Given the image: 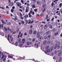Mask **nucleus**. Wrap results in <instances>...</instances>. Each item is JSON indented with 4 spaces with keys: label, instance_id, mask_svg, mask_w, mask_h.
<instances>
[{
    "label": "nucleus",
    "instance_id": "13d9d810",
    "mask_svg": "<svg viewBox=\"0 0 62 62\" xmlns=\"http://www.w3.org/2000/svg\"><path fill=\"white\" fill-rule=\"evenodd\" d=\"M34 21H31V23H34Z\"/></svg>",
    "mask_w": 62,
    "mask_h": 62
},
{
    "label": "nucleus",
    "instance_id": "1a4fd4ad",
    "mask_svg": "<svg viewBox=\"0 0 62 62\" xmlns=\"http://www.w3.org/2000/svg\"><path fill=\"white\" fill-rule=\"evenodd\" d=\"M51 36L50 35H48L47 36V39H51Z\"/></svg>",
    "mask_w": 62,
    "mask_h": 62
},
{
    "label": "nucleus",
    "instance_id": "49530a36",
    "mask_svg": "<svg viewBox=\"0 0 62 62\" xmlns=\"http://www.w3.org/2000/svg\"><path fill=\"white\" fill-rule=\"evenodd\" d=\"M28 9H26L25 12H28Z\"/></svg>",
    "mask_w": 62,
    "mask_h": 62
},
{
    "label": "nucleus",
    "instance_id": "4c0bfd02",
    "mask_svg": "<svg viewBox=\"0 0 62 62\" xmlns=\"http://www.w3.org/2000/svg\"><path fill=\"white\" fill-rule=\"evenodd\" d=\"M28 15H29V17L30 18H31V16H32V15H30V13H29L28 14Z\"/></svg>",
    "mask_w": 62,
    "mask_h": 62
},
{
    "label": "nucleus",
    "instance_id": "9d476101",
    "mask_svg": "<svg viewBox=\"0 0 62 62\" xmlns=\"http://www.w3.org/2000/svg\"><path fill=\"white\" fill-rule=\"evenodd\" d=\"M0 35H2V36H4V32H2L1 31H0Z\"/></svg>",
    "mask_w": 62,
    "mask_h": 62
},
{
    "label": "nucleus",
    "instance_id": "7c9ffc66",
    "mask_svg": "<svg viewBox=\"0 0 62 62\" xmlns=\"http://www.w3.org/2000/svg\"><path fill=\"white\" fill-rule=\"evenodd\" d=\"M44 13H42L40 15V16L43 17V16H44Z\"/></svg>",
    "mask_w": 62,
    "mask_h": 62
},
{
    "label": "nucleus",
    "instance_id": "a211bd4d",
    "mask_svg": "<svg viewBox=\"0 0 62 62\" xmlns=\"http://www.w3.org/2000/svg\"><path fill=\"white\" fill-rule=\"evenodd\" d=\"M37 33V31H33V34L34 35H36Z\"/></svg>",
    "mask_w": 62,
    "mask_h": 62
},
{
    "label": "nucleus",
    "instance_id": "a19ab883",
    "mask_svg": "<svg viewBox=\"0 0 62 62\" xmlns=\"http://www.w3.org/2000/svg\"><path fill=\"white\" fill-rule=\"evenodd\" d=\"M34 41H35V39L33 38L32 39V41L33 42H34Z\"/></svg>",
    "mask_w": 62,
    "mask_h": 62
},
{
    "label": "nucleus",
    "instance_id": "c9c22d12",
    "mask_svg": "<svg viewBox=\"0 0 62 62\" xmlns=\"http://www.w3.org/2000/svg\"><path fill=\"white\" fill-rule=\"evenodd\" d=\"M14 9H12L11 10V12L12 13H13L14 12Z\"/></svg>",
    "mask_w": 62,
    "mask_h": 62
},
{
    "label": "nucleus",
    "instance_id": "0eeeda50",
    "mask_svg": "<svg viewBox=\"0 0 62 62\" xmlns=\"http://www.w3.org/2000/svg\"><path fill=\"white\" fill-rule=\"evenodd\" d=\"M49 28H50V29H52L53 28V26H52V25L51 24L49 25Z\"/></svg>",
    "mask_w": 62,
    "mask_h": 62
},
{
    "label": "nucleus",
    "instance_id": "8fccbe9b",
    "mask_svg": "<svg viewBox=\"0 0 62 62\" xmlns=\"http://www.w3.org/2000/svg\"><path fill=\"white\" fill-rule=\"evenodd\" d=\"M5 30V31L6 32L7 31V28H5V29H4Z\"/></svg>",
    "mask_w": 62,
    "mask_h": 62
},
{
    "label": "nucleus",
    "instance_id": "4d7b16f0",
    "mask_svg": "<svg viewBox=\"0 0 62 62\" xmlns=\"http://www.w3.org/2000/svg\"><path fill=\"white\" fill-rule=\"evenodd\" d=\"M11 7H12V6H13V5H14V4L13 2L11 3Z\"/></svg>",
    "mask_w": 62,
    "mask_h": 62
},
{
    "label": "nucleus",
    "instance_id": "a878e982",
    "mask_svg": "<svg viewBox=\"0 0 62 62\" xmlns=\"http://www.w3.org/2000/svg\"><path fill=\"white\" fill-rule=\"evenodd\" d=\"M46 8L45 6V5H43L42 6V9H43V8Z\"/></svg>",
    "mask_w": 62,
    "mask_h": 62
},
{
    "label": "nucleus",
    "instance_id": "473e14b6",
    "mask_svg": "<svg viewBox=\"0 0 62 62\" xmlns=\"http://www.w3.org/2000/svg\"><path fill=\"white\" fill-rule=\"evenodd\" d=\"M8 57H9V58H13V56L10 55H9L8 56Z\"/></svg>",
    "mask_w": 62,
    "mask_h": 62
},
{
    "label": "nucleus",
    "instance_id": "39448f33",
    "mask_svg": "<svg viewBox=\"0 0 62 62\" xmlns=\"http://www.w3.org/2000/svg\"><path fill=\"white\" fill-rule=\"evenodd\" d=\"M1 21L2 22V23L3 24V25H4V24H6V22H4V20H1Z\"/></svg>",
    "mask_w": 62,
    "mask_h": 62
},
{
    "label": "nucleus",
    "instance_id": "e433bc0d",
    "mask_svg": "<svg viewBox=\"0 0 62 62\" xmlns=\"http://www.w3.org/2000/svg\"><path fill=\"white\" fill-rule=\"evenodd\" d=\"M23 59H24V58H23V57H21L20 58V60H23Z\"/></svg>",
    "mask_w": 62,
    "mask_h": 62
},
{
    "label": "nucleus",
    "instance_id": "b1692460",
    "mask_svg": "<svg viewBox=\"0 0 62 62\" xmlns=\"http://www.w3.org/2000/svg\"><path fill=\"white\" fill-rule=\"evenodd\" d=\"M46 49L47 50H49V46H46Z\"/></svg>",
    "mask_w": 62,
    "mask_h": 62
},
{
    "label": "nucleus",
    "instance_id": "a18cd8bd",
    "mask_svg": "<svg viewBox=\"0 0 62 62\" xmlns=\"http://www.w3.org/2000/svg\"><path fill=\"white\" fill-rule=\"evenodd\" d=\"M47 44H50V42L49 41H48Z\"/></svg>",
    "mask_w": 62,
    "mask_h": 62
},
{
    "label": "nucleus",
    "instance_id": "bf43d9fd",
    "mask_svg": "<svg viewBox=\"0 0 62 62\" xmlns=\"http://www.w3.org/2000/svg\"><path fill=\"white\" fill-rule=\"evenodd\" d=\"M29 13H30H30H31V14L32 13V11H30Z\"/></svg>",
    "mask_w": 62,
    "mask_h": 62
},
{
    "label": "nucleus",
    "instance_id": "338daca9",
    "mask_svg": "<svg viewBox=\"0 0 62 62\" xmlns=\"http://www.w3.org/2000/svg\"><path fill=\"white\" fill-rule=\"evenodd\" d=\"M54 18H53L51 19V20L52 21H54Z\"/></svg>",
    "mask_w": 62,
    "mask_h": 62
},
{
    "label": "nucleus",
    "instance_id": "0e129e2a",
    "mask_svg": "<svg viewBox=\"0 0 62 62\" xmlns=\"http://www.w3.org/2000/svg\"><path fill=\"white\" fill-rule=\"evenodd\" d=\"M28 8H29V7H28L27 6L26 7V9H28Z\"/></svg>",
    "mask_w": 62,
    "mask_h": 62
},
{
    "label": "nucleus",
    "instance_id": "2f4dec72",
    "mask_svg": "<svg viewBox=\"0 0 62 62\" xmlns=\"http://www.w3.org/2000/svg\"><path fill=\"white\" fill-rule=\"evenodd\" d=\"M21 38H20L18 41V42H19V43H20V42H21Z\"/></svg>",
    "mask_w": 62,
    "mask_h": 62
},
{
    "label": "nucleus",
    "instance_id": "f03ea898",
    "mask_svg": "<svg viewBox=\"0 0 62 62\" xmlns=\"http://www.w3.org/2000/svg\"><path fill=\"white\" fill-rule=\"evenodd\" d=\"M40 34H39L37 37V38H39L38 39L39 41H40L42 39V36H40Z\"/></svg>",
    "mask_w": 62,
    "mask_h": 62
},
{
    "label": "nucleus",
    "instance_id": "c756f323",
    "mask_svg": "<svg viewBox=\"0 0 62 62\" xmlns=\"http://www.w3.org/2000/svg\"><path fill=\"white\" fill-rule=\"evenodd\" d=\"M18 42H16V43H15V45L16 46H18Z\"/></svg>",
    "mask_w": 62,
    "mask_h": 62
},
{
    "label": "nucleus",
    "instance_id": "6e6552de",
    "mask_svg": "<svg viewBox=\"0 0 62 62\" xmlns=\"http://www.w3.org/2000/svg\"><path fill=\"white\" fill-rule=\"evenodd\" d=\"M32 33H33V31H32V29H31L29 33L30 34H32Z\"/></svg>",
    "mask_w": 62,
    "mask_h": 62
},
{
    "label": "nucleus",
    "instance_id": "f3484780",
    "mask_svg": "<svg viewBox=\"0 0 62 62\" xmlns=\"http://www.w3.org/2000/svg\"><path fill=\"white\" fill-rule=\"evenodd\" d=\"M58 34V32H57L56 33L55 32L54 33V36H56Z\"/></svg>",
    "mask_w": 62,
    "mask_h": 62
},
{
    "label": "nucleus",
    "instance_id": "ddd939ff",
    "mask_svg": "<svg viewBox=\"0 0 62 62\" xmlns=\"http://www.w3.org/2000/svg\"><path fill=\"white\" fill-rule=\"evenodd\" d=\"M19 43V47H22L23 46V44L21 43Z\"/></svg>",
    "mask_w": 62,
    "mask_h": 62
},
{
    "label": "nucleus",
    "instance_id": "69168bd1",
    "mask_svg": "<svg viewBox=\"0 0 62 62\" xmlns=\"http://www.w3.org/2000/svg\"><path fill=\"white\" fill-rule=\"evenodd\" d=\"M13 41V38H11V42H12Z\"/></svg>",
    "mask_w": 62,
    "mask_h": 62
},
{
    "label": "nucleus",
    "instance_id": "7ed1b4c3",
    "mask_svg": "<svg viewBox=\"0 0 62 62\" xmlns=\"http://www.w3.org/2000/svg\"><path fill=\"white\" fill-rule=\"evenodd\" d=\"M16 4L17 5V6L19 7H20L21 6L22 4L20 3V2H17L16 3Z\"/></svg>",
    "mask_w": 62,
    "mask_h": 62
},
{
    "label": "nucleus",
    "instance_id": "09e8293b",
    "mask_svg": "<svg viewBox=\"0 0 62 62\" xmlns=\"http://www.w3.org/2000/svg\"><path fill=\"white\" fill-rule=\"evenodd\" d=\"M7 25H10V23L9 22H8L7 24Z\"/></svg>",
    "mask_w": 62,
    "mask_h": 62
},
{
    "label": "nucleus",
    "instance_id": "f257e3e1",
    "mask_svg": "<svg viewBox=\"0 0 62 62\" xmlns=\"http://www.w3.org/2000/svg\"><path fill=\"white\" fill-rule=\"evenodd\" d=\"M53 47H51V48H50L49 49H47L46 50H45V54H46L48 53H49L50 51V52H52L53 50Z\"/></svg>",
    "mask_w": 62,
    "mask_h": 62
},
{
    "label": "nucleus",
    "instance_id": "de8ad7c7",
    "mask_svg": "<svg viewBox=\"0 0 62 62\" xmlns=\"http://www.w3.org/2000/svg\"><path fill=\"white\" fill-rule=\"evenodd\" d=\"M17 20V18L16 17H15V19H14V20L15 21H16Z\"/></svg>",
    "mask_w": 62,
    "mask_h": 62
},
{
    "label": "nucleus",
    "instance_id": "c85d7f7f",
    "mask_svg": "<svg viewBox=\"0 0 62 62\" xmlns=\"http://www.w3.org/2000/svg\"><path fill=\"white\" fill-rule=\"evenodd\" d=\"M47 28V25H45V26L44 28L45 30L46 29V28Z\"/></svg>",
    "mask_w": 62,
    "mask_h": 62
},
{
    "label": "nucleus",
    "instance_id": "58836bf2",
    "mask_svg": "<svg viewBox=\"0 0 62 62\" xmlns=\"http://www.w3.org/2000/svg\"><path fill=\"white\" fill-rule=\"evenodd\" d=\"M61 59H62V58H60V59L59 60V62H61Z\"/></svg>",
    "mask_w": 62,
    "mask_h": 62
},
{
    "label": "nucleus",
    "instance_id": "423d86ee",
    "mask_svg": "<svg viewBox=\"0 0 62 62\" xmlns=\"http://www.w3.org/2000/svg\"><path fill=\"white\" fill-rule=\"evenodd\" d=\"M62 52H60L58 54V55L59 56H60L61 55H62Z\"/></svg>",
    "mask_w": 62,
    "mask_h": 62
},
{
    "label": "nucleus",
    "instance_id": "3c124183",
    "mask_svg": "<svg viewBox=\"0 0 62 62\" xmlns=\"http://www.w3.org/2000/svg\"><path fill=\"white\" fill-rule=\"evenodd\" d=\"M54 5V2H52V3L51 4V6H52V7H54V6H53Z\"/></svg>",
    "mask_w": 62,
    "mask_h": 62
},
{
    "label": "nucleus",
    "instance_id": "c03bdc74",
    "mask_svg": "<svg viewBox=\"0 0 62 62\" xmlns=\"http://www.w3.org/2000/svg\"><path fill=\"white\" fill-rule=\"evenodd\" d=\"M29 21H30L28 22V24H30V23H31V20L30 19L29 20Z\"/></svg>",
    "mask_w": 62,
    "mask_h": 62
},
{
    "label": "nucleus",
    "instance_id": "5701e85b",
    "mask_svg": "<svg viewBox=\"0 0 62 62\" xmlns=\"http://www.w3.org/2000/svg\"><path fill=\"white\" fill-rule=\"evenodd\" d=\"M62 3H60V4L59 5L60 8H61V7H62Z\"/></svg>",
    "mask_w": 62,
    "mask_h": 62
},
{
    "label": "nucleus",
    "instance_id": "72a5a7b5",
    "mask_svg": "<svg viewBox=\"0 0 62 62\" xmlns=\"http://www.w3.org/2000/svg\"><path fill=\"white\" fill-rule=\"evenodd\" d=\"M8 40H9V34H8Z\"/></svg>",
    "mask_w": 62,
    "mask_h": 62
},
{
    "label": "nucleus",
    "instance_id": "79ce46f5",
    "mask_svg": "<svg viewBox=\"0 0 62 62\" xmlns=\"http://www.w3.org/2000/svg\"><path fill=\"white\" fill-rule=\"evenodd\" d=\"M21 2L22 3H23V4H24V2H23V0H21Z\"/></svg>",
    "mask_w": 62,
    "mask_h": 62
},
{
    "label": "nucleus",
    "instance_id": "603ef678",
    "mask_svg": "<svg viewBox=\"0 0 62 62\" xmlns=\"http://www.w3.org/2000/svg\"><path fill=\"white\" fill-rule=\"evenodd\" d=\"M27 35V33L26 32H25L24 34V36H26Z\"/></svg>",
    "mask_w": 62,
    "mask_h": 62
},
{
    "label": "nucleus",
    "instance_id": "dca6fc26",
    "mask_svg": "<svg viewBox=\"0 0 62 62\" xmlns=\"http://www.w3.org/2000/svg\"><path fill=\"white\" fill-rule=\"evenodd\" d=\"M49 33H50V31H48L46 32V35H48L49 34Z\"/></svg>",
    "mask_w": 62,
    "mask_h": 62
},
{
    "label": "nucleus",
    "instance_id": "052dcab7",
    "mask_svg": "<svg viewBox=\"0 0 62 62\" xmlns=\"http://www.w3.org/2000/svg\"><path fill=\"white\" fill-rule=\"evenodd\" d=\"M31 1H34V2H36V1H37L36 0H31Z\"/></svg>",
    "mask_w": 62,
    "mask_h": 62
},
{
    "label": "nucleus",
    "instance_id": "680f3d73",
    "mask_svg": "<svg viewBox=\"0 0 62 62\" xmlns=\"http://www.w3.org/2000/svg\"><path fill=\"white\" fill-rule=\"evenodd\" d=\"M60 47V46H57V48H58V49H59Z\"/></svg>",
    "mask_w": 62,
    "mask_h": 62
},
{
    "label": "nucleus",
    "instance_id": "6ab92c4d",
    "mask_svg": "<svg viewBox=\"0 0 62 62\" xmlns=\"http://www.w3.org/2000/svg\"><path fill=\"white\" fill-rule=\"evenodd\" d=\"M25 23H26V24H24V25H25L27 24L28 23V20H25Z\"/></svg>",
    "mask_w": 62,
    "mask_h": 62
},
{
    "label": "nucleus",
    "instance_id": "864d4df0",
    "mask_svg": "<svg viewBox=\"0 0 62 62\" xmlns=\"http://www.w3.org/2000/svg\"><path fill=\"white\" fill-rule=\"evenodd\" d=\"M35 14V12H34V11H33L32 13V15H34Z\"/></svg>",
    "mask_w": 62,
    "mask_h": 62
},
{
    "label": "nucleus",
    "instance_id": "cd10ccee",
    "mask_svg": "<svg viewBox=\"0 0 62 62\" xmlns=\"http://www.w3.org/2000/svg\"><path fill=\"white\" fill-rule=\"evenodd\" d=\"M49 18V17H48V15H47L46 17V19H48Z\"/></svg>",
    "mask_w": 62,
    "mask_h": 62
},
{
    "label": "nucleus",
    "instance_id": "f704fd0d",
    "mask_svg": "<svg viewBox=\"0 0 62 62\" xmlns=\"http://www.w3.org/2000/svg\"><path fill=\"white\" fill-rule=\"evenodd\" d=\"M47 36H45L44 37V39H47Z\"/></svg>",
    "mask_w": 62,
    "mask_h": 62
},
{
    "label": "nucleus",
    "instance_id": "ea45409f",
    "mask_svg": "<svg viewBox=\"0 0 62 62\" xmlns=\"http://www.w3.org/2000/svg\"><path fill=\"white\" fill-rule=\"evenodd\" d=\"M27 45L29 46V42H27Z\"/></svg>",
    "mask_w": 62,
    "mask_h": 62
},
{
    "label": "nucleus",
    "instance_id": "f8f14e48",
    "mask_svg": "<svg viewBox=\"0 0 62 62\" xmlns=\"http://www.w3.org/2000/svg\"><path fill=\"white\" fill-rule=\"evenodd\" d=\"M47 43V40H45L43 42V44L44 45H45Z\"/></svg>",
    "mask_w": 62,
    "mask_h": 62
},
{
    "label": "nucleus",
    "instance_id": "4468645a",
    "mask_svg": "<svg viewBox=\"0 0 62 62\" xmlns=\"http://www.w3.org/2000/svg\"><path fill=\"white\" fill-rule=\"evenodd\" d=\"M21 34V31H19V34L18 35V38H20V35Z\"/></svg>",
    "mask_w": 62,
    "mask_h": 62
},
{
    "label": "nucleus",
    "instance_id": "412c9836",
    "mask_svg": "<svg viewBox=\"0 0 62 62\" xmlns=\"http://www.w3.org/2000/svg\"><path fill=\"white\" fill-rule=\"evenodd\" d=\"M57 45L56 44L54 47V49H56V48H57Z\"/></svg>",
    "mask_w": 62,
    "mask_h": 62
},
{
    "label": "nucleus",
    "instance_id": "6e6d98bb",
    "mask_svg": "<svg viewBox=\"0 0 62 62\" xmlns=\"http://www.w3.org/2000/svg\"><path fill=\"white\" fill-rule=\"evenodd\" d=\"M20 16H21V17H22L23 16V15H22V14L21 13H20Z\"/></svg>",
    "mask_w": 62,
    "mask_h": 62
},
{
    "label": "nucleus",
    "instance_id": "37998d69",
    "mask_svg": "<svg viewBox=\"0 0 62 62\" xmlns=\"http://www.w3.org/2000/svg\"><path fill=\"white\" fill-rule=\"evenodd\" d=\"M34 11L36 12L37 11V12H38V10H37V9H34Z\"/></svg>",
    "mask_w": 62,
    "mask_h": 62
},
{
    "label": "nucleus",
    "instance_id": "aec40b11",
    "mask_svg": "<svg viewBox=\"0 0 62 62\" xmlns=\"http://www.w3.org/2000/svg\"><path fill=\"white\" fill-rule=\"evenodd\" d=\"M52 31L53 32H54L55 31V29L54 28L52 30Z\"/></svg>",
    "mask_w": 62,
    "mask_h": 62
},
{
    "label": "nucleus",
    "instance_id": "e2e57ef3",
    "mask_svg": "<svg viewBox=\"0 0 62 62\" xmlns=\"http://www.w3.org/2000/svg\"><path fill=\"white\" fill-rule=\"evenodd\" d=\"M39 32H38L37 34V36H39Z\"/></svg>",
    "mask_w": 62,
    "mask_h": 62
},
{
    "label": "nucleus",
    "instance_id": "2eb2a0df",
    "mask_svg": "<svg viewBox=\"0 0 62 62\" xmlns=\"http://www.w3.org/2000/svg\"><path fill=\"white\" fill-rule=\"evenodd\" d=\"M46 11V8H44L43 9V11H42V12H44L45 11Z\"/></svg>",
    "mask_w": 62,
    "mask_h": 62
},
{
    "label": "nucleus",
    "instance_id": "bb28decb",
    "mask_svg": "<svg viewBox=\"0 0 62 62\" xmlns=\"http://www.w3.org/2000/svg\"><path fill=\"white\" fill-rule=\"evenodd\" d=\"M32 8H36V7H35V5H33L32 6Z\"/></svg>",
    "mask_w": 62,
    "mask_h": 62
},
{
    "label": "nucleus",
    "instance_id": "9b49d317",
    "mask_svg": "<svg viewBox=\"0 0 62 62\" xmlns=\"http://www.w3.org/2000/svg\"><path fill=\"white\" fill-rule=\"evenodd\" d=\"M37 3L38 5H40V4L41 3V2L39 1L38 0L37 1Z\"/></svg>",
    "mask_w": 62,
    "mask_h": 62
},
{
    "label": "nucleus",
    "instance_id": "20e7f679",
    "mask_svg": "<svg viewBox=\"0 0 62 62\" xmlns=\"http://www.w3.org/2000/svg\"><path fill=\"white\" fill-rule=\"evenodd\" d=\"M25 41V39H22V41L21 42L22 44H24Z\"/></svg>",
    "mask_w": 62,
    "mask_h": 62
},
{
    "label": "nucleus",
    "instance_id": "774afa93",
    "mask_svg": "<svg viewBox=\"0 0 62 62\" xmlns=\"http://www.w3.org/2000/svg\"><path fill=\"white\" fill-rule=\"evenodd\" d=\"M21 19H22V20H23V19H24V18L23 17H21Z\"/></svg>",
    "mask_w": 62,
    "mask_h": 62
},
{
    "label": "nucleus",
    "instance_id": "4be33fe9",
    "mask_svg": "<svg viewBox=\"0 0 62 62\" xmlns=\"http://www.w3.org/2000/svg\"><path fill=\"white\" fill-rule=\"evenodd\" d=\"M24 21H22L21 22H20V23H21V24H24Z\"/></svg>",
    "mask_w": 62,
    "mask_h": 62
},
{
    "label": "nucleus",
    "instance_id": "393cba45",
    "mask_svg": "<svg viewBox=\"0 0 62 62\" xmlns=\"http://www.w3.org/2000/svg\"><path fill=\"white\" fill-rule=\"evenodd\" d=\"M3 61L5 62V61H6V59L5 58H3Z\"/></svg>",
    "mask_w": 62,
    "mask_h": 62
},
{
    "label": "nucleus",
    "instance_id": "5fc2aeb1",
    "mask_svg": "<svg viewBox=\"0 0 62 62\" xmlns=\"http://www.w3.org/2000/svg\"><path fill=\"white\" fill-rule=\"evenodd\" d=\"M23 33H22L21 34L20 36V38H22V36H23Z\"/></svg>",
    "mask_w": 62,
    "mask_h": 62
}]
</instances>
